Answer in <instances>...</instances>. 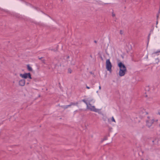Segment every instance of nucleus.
<instances>
[{
    "label": "nucleus",
    "mask_w": 160,
    "mask_h": 160,
    "mask_svg": "<svg viewBox=\"0 0 160 160\" xmlns=\"http://www.w3.org/2000/svg\"><path fill=\"white\" fill-rule=\"evenodd\" d=\"M118 65L119 68V75L120 77L124 76L127 71V68L121 62H119Z\"/></svg>",
    "instance_id": "obj_1"
},
{
    "label": "nucleus",
    "mask_w": 160,
    "mask_h": 160,
    "mask_svg": "<svg viewBox=\"0 0 160 160\" xmlns=\"http://www.w3.org/2000/svg\"><path fill=\"white\" fill-rule=\"evenodd\" d=\"M112 63L109 59H108L106 61V68L110 73L112 72Z\"/></svg>",
    "instance_id": "obj_2"
},
{
    "label": "nucleus",
    "mask_w": 160,
    "mask_h": 160,
    "mask_svg": "<svg viewBox=\"0 0 160 160\" xmlns=\"http://www.w3.org/2000/svg\"><path fill=\"white\" fill-rule=\"evenodd\" d=\"M20 76L22 78L24 79H26L28 78L30 79H31L32 78L31 74L30 72L28 73H25L23 74H21L20 75Z\"/></svg>",
    "instance_id": "obj_3"
},
{
    "label": "nucleus",
    "mask_w": 160,
    "mask_h": 160,
    "mask_svg": "<svg viewBox=\"0 0 160 160\" xmlns=\"http://www.w3.org/2000/svg\"><path fill=\"white\" fill-rule=\"evenodd\" d=\"M87 108L90 109L91 111H92L95 112H98L99 111L98 109H96L94 106H92L91 108Z\"/></svg>",
    "instance_id": "obj_4"
},
{
    "label": "nucleus",
    "mask_w": 160,
    "mask_h": 160,
    "mask_svg": "<svg viewBox=\"0 0 160 160\" xmlns=\"http://www.w3.org/2000/svg\"><path fill=\"white\" fill-rule=\"evenodd\" d=\"M25 80L24 79H22L19 81V84L20 86H23L25 85Z\"/></svg>",
    "instance_id": "obj_5"
},
{
    "label": "nucleus",
    "mask_w": 160,
    "mask_h": 160,
    "mask_svg": "<svg viewBox=\"0 0 160 160\" xmlns=\"http://www.w3.org/2000/svg\"><path fill=\"white\" fill-rule=\"evenodd\" d=\"M146 123L147 126L148 127H151L152 124L149 120H147L146 121Z\"/></svg>",
    "instance_id": "obj_6"
},
{
    "label": "nucleus",
    "mask_w": 160,
    "mask_h": 160,
    "mask_svg": "<svg viewBox=\"0 0 160 160\" xmlns=\"http://www.w3.org/2000/svg\"><path fill=\"white\" fill-rule=\"evenodd\" d=\"M27 68L28 70L29 71H32V67L30 66L29 64H28L27 65Z\"/></svg>",
    "instance_id": "obj_7"
},
{
    "label": "nucleus",
    "mask_w": 160,
    "mask_h": 160,
    "mask_svg": "<svg viewBox=\"0 0 160 160\" xmlns=\"http://www.w3.org/2000/svg\"><path fill=\"white\" fill-rule=\"evenodd\" d=\"M71 105H77L78 104V102H71L70 103Z\"/></svg>",
    "instance_id": "obj_8"
},
{
    "label": "nucleus",
    "mask_w": 160,
    "mask_h": 160,
    "mask_svg": "<svg viewBox=\"0 0 160 160\" xmlns=\"http://www.w3.org/2000/svg\"><path fill=\"white\" fill-rule=\"evenodd\" d=\"M82 101L84 102L87 105V107L88 108V103L87 102V101L85 99H83L82 100Z\"/></svg>",
    "instance_id": "obj_9"
},
{
    "label": "nucleus",
    "mask_w": 160,
    "mask_h": 160,
    "mask_svg": "<svg viewBox=\"0 0 160 160\" xmlns=\"http://www.w3.org/2000/svg\"><path fill=\"white\" fill-rule=\"evenodd\" d=\"M60 107L63 108L64 110L67 108V106H61Z\"/></svg>",
    "instance_id": "obj_10"
},
{
    "label": "nucleus",
    "mask_w": 160,
    "mask_h": 160,
    "mask_svg": "<svg viewBox=\"0 0 160 160\" xmlns=\"http://www.w3.org/2000/svg\"><path fill=\"white\" fill-rule=\"evenodd\" d=\"M15 17H16V18H21L19 14H18L15 15Z\"/></svg>",
    "instance_id": "obj_11"
},
{
    "label": "nucleus",
    "mask_w": 160,
    "mask_h": 160,
    "mask_svg": "<svg viewBox=\"0 0 160 160\" xmlns=\"http://www.w3.org/2000/svg\"><path fill=\"white\" fill-rule=\"evenodd\" d=\"M160 52V51L159 50L157 52H154L152 53V54H157L158 53H159Z\"/></svg>",
    "instance_id": "obj_12"
},
{
    "label": "nucleus",
    "mask_w": 160,
    "mask_h": 160,
    "mask_svg": "<svg viewBox=\"0 0 160 160\" xmlns=\"http://www.w3.org/2000/svg\"><path fill=\"white\" fill-rule=\"evenodd\" d=\"M111 120H112V121L113 122H116L115 120V119H114V117H112Z\"/></svg>",
    "instance_id": "obj_13"
},
{
    "label": "nucleus",
    "mask_w": 160,
    "mask_h": 160,
    "mask_svg": "<svg viewBox=\"0 0 160 160\" xmlns=\"http://www.w3.org/2000/svg\"><path fill=\"white\" fill-rule=\"evenodd\" d=\"M49 50H50L52 51H53L54 52H56L57 51V49L55 50V49H49Z\"/></svg>",
    "instance_id": "obj_14"
},
{
    "label": "nucleus",
    "mask_w": 160,
    "mask_h": 160,
    "mask_svg": "<svg viewBox=\"0 0 160 160\" xmlns=\"http://www.w3.org/2000/svg\"><path fill=\"white\" fill-rule=\"evenodd\" d=\"M160 13V8H159V11H158V13L157 14V18H158V17L159 16V14Z\"/></svg>",
    "instance_id": "obj_15"
},
{
    "label": "nucleus",
    "mask_w": 160,
    "mask_h": 160,
    "mask_svg": "<svg viewBox=\"0 0 160 160\" xmlns=\"http://www.w3.org/2000/svg\"><path fill=\"white\" fill-rule=\"evenodd\" d=\"M150 35H151V33H149L148 35V42L149 41V40L150 39Z\"/></svg>",
    "instance_id": "obj_16"
},
{
    "label": "nucleus",
    "mask_w": 160,
    "mask_h": 160,
    "mask_svg": "<svg viewBox=\"0 0 160 160\" xmlns=\"http://www.w3.org/2000/svg\"><path fill=\"white\" fill-rule=\"evenodd\" d=\"M68 72L70 73H71L72 71L70 68H69L68 69Z\"/></svg>",
    "instance_id": "obj_17"
},
{
    "label": "nucleus",
    "mask_w": 160,
    "mask_h": 160,
    "mask_svg": "<svg viewBox=\"0 0 160 160\" xmlns=\"http://www.w3.org/2000/svg\"><path fill=\"white\" fill-rule=\"evenodd\" d=\"M150 120V122H151L152 123V124L154 121V119H152L151 120Z\"/></svg>",
    "instance_id": "obj_18"
},
{
    "label": "nucleus",
    "mask_w": 160,
    "mask_h": 160,
    "mask_svg": "<svg viewBox=\"0 0 160 160\" xmlns=\"http://www.w3.org/2000/svg\"><path fill=\"white\" fill-rule=\"evenodd\" d=\"M45 59H44L42 60V62L44 64H45Z\"/></svg>",
    "instance_id": "obj_19"
},
{
    "label": "nucleus",
    "mask_w": 160,
    "mask_h": 160,
    "mask_svg": "<svg viewBox=\"0 0 160 160\" xmlns=\"http://www.w3.org/2000/svg\"><path fill=\"white\" fill-rule=\"evenodd\" d=\"M120 34H121V35H122V34H123V32H122V30H120Z\"/></svg>",
    "instance_id": "obj_20"
},
{
    "label": "nucleus",
    "mask_w": 160,
    "mask_h": 160,
    "mask_svg": "<svg viewBox=\"0 0 160 160\" xmlns=\"http://www.w3.org/2000/svg\"><path fill=\"white\" fill-rule=\"evenodd\" d=\"M66 106L67 107V108H68V107L71 106V104L70 103V104L69 105H66Z\"/></svg>",
    "instance_id": "obj_21"
},
{
    "label": "nucleus",
    "mask_w": 160,
    "mask_h": 160,
    "mask_svg": "<svg viewBox=\"0 0 160 160\" xmlns=\"http://www.w3.org/2000/svg\"><path fill=\"white\" fill-rule=\"evenodd\" d=\"M107 140V138H104L103 139V140L104 141V140Z\"/></svg>",
    "instance_id": "obj_22"
},
{
    "label": "nucleus",
    "mask_w": 160,
    "mask_h": 160,
    "mask_svg": "<svg viewBox=\"0 0 160 160\" xmlns=\"http://www.w3.org/2000/svg\"><path fill=\"white\" fill-rule=\"evenodd\" d=\"M86 88H87L88 89H90V88L89 87H88V86H86Z\"/></svg>",
    "instance_id": "obj_23"
},
{
    "label": "nucleus",
    "mask_w": 160,
    "mask_h": 160,
    "mask_svg": "<svg viewBox=\"0 0 160 160\" xmlns=\"http://www.w3.org/2000/svg\"><path fill=\"white\" fill-rule=\"evenodd\" d=\"M115 16V14H114L113 13H112V17H114Z\"/></svg>",
    "instance_id": "obj_24"
},
{
    "label": "nucleus",
    "mask_w": 160,
    "mask_h": 160,
    "mask_svg": "<svg viewBox=\"0 0 160 160\" xmlns=\"http://www.w3.org/2000/svg\"><path fill=\"white\" fill-rule=\"evenodd\" d=\"M100 58L102 61H103V58H102V56H101Z\"/></svg>",
    "instance_id": "obj_25"
},
{
    "label": "nucleus",
    "mask_w": 160,
    "mask_h": 160,
    "mask_svg": "<svg viewBox=\"0 0 160 160\" xmlns=\"http://www.w3.org/2000/svg\"><path fill=\"white\" fill-rule=\"evenodd\" d=\"M42 58H43V57H41V58H38V59H39L40 60V59H42Z\"/></svg>",
    "instance_id": "obj_26"
},
{
    "label": "nucleus",
    "mask_w": 160,
    "mask_h": 160,
    "mask_svg": "<svg viewBox=\"0 0 160 160\" xmlns=\"http://www.w3.org/2000/svg\"><path fill=\"white\" fill-rule=\"evenodd\" d=\"M158 114H159V115H160V110L158 111Z\"/></svg>",
    "instance_id": "obj_27"
},
{
    "label": "nucleus",
    "mask_w": 160,
    "mask_h": 160,
    "mask_svg": "<svg viewBox=\"0 0 160 160\" xmlns=\"http://www.w3.org/2000/svg\"><path fill=\"white\" fill-rule=\"evenodd\" d=\"M108 3H103L102 5H105V4H108Z\"/></svg>",
    "instance_id": "obj_28"
},
{
    "label": "nucleus",
    "mask_w": 160,
    "mask_h": 160,
    "mask_svg": "<svg viewBox=\"0 0 160 160\" xmlns=\"http://www.w3.org/2000/svg\"><path fill=\"white\" fill-rule=\"evenodd\" d=\"M99 89L100 90L101 89V87L100 86H99Z\"/></svg>",
    "instance_id": "obj_29"
},
{
    "label": "nucleus",
    "mask_w": 160,
    "mask_h": 160,
    "mask_svg": "<svg viewBox=\"0 0 160 160\" xmlns=\"http://www.w3.org/2000/svg\"><path fill=\"white\" fill-rule=\"evenodd\" d=\"M94 42L95 43H97V41H96L95 40V41H94Z\"/></svg>",
    "instance_id": "obj_30"
},
{
    "label": "nucleus",
    "mask_w": 160,
    "mask_h": 160,
    "mask_svg": "<svg viewBox=\"0 0 160 160\" xmlns=\"http://www.w3.org/2000/svg\"><path fill=\"white\" fill-rule=\"evenodd\" d=\"M148 120H149L150 119V117L149 116L148 117Z\"/></svg>",
    "instance_id": "obj_31"
},
{
    "label": "nucleus",
    "mask_w": 160,
    "mask_h": 160,
    "mask_svg": "<svg viewBox=\"0 0 160 160\" xmlns=\"http://www.w3.org/2000/svg\"><path fill=\"white\" fill-rule=\"evenodd\" d=\"M69 58V56H68L67 57V58Z\"/></svg>",
    "instance_id": "obj_32"
},
{
    "label": "nucleus",
    "mask_w": 160,
    "mask_h": 160,
    "mask_svg": "<svg viewBox=\"0 0 160 160\" xmlns=\"http://www.w3.org/2000/svg\"><path fill=\"white\" fill-rule=\"evenodd\" d=\"M145 113H146V114H148V112H145Z\"/></svg>",
    "instance_id": "obj_33"
},
{
    "label": "nucleus",
    "mask_w": 160,
    "mask_h": 160,
    "mask_svg": "<svg viewBox=\"0 0 160 160\" xmlns=\"http://www.w3.org/2000/svg\"><path fill=\"white\" fill-rule=\"evenodd\" d=\"M158 21H157V22H156L157 24H158Z\"/></svg>",
    "instance_id": "obj_34"
},
{
    "label": "nucleus",
    "mask_w": 160,
    "mask_h": 160,
    "mask_svg": "<svg viewBox=\"0 0 160 160\" xmlns=\"http://www.w3.org/2000/svg\"><path fill=\"white\" fill-rule=\"evenodd\" d=\"M34 80H35V81H36V80H35V79H34Z\"/></svg>",
    "instance_id": "obj_35"
},
{
    "label": "nucleus",
    "mask_w": 160,
    "mask_h": 160,
    "mask_svg": "<svg viewBox=\"0 0 160 160\" xmlns=\"http://www.w3.org/2000/svg\"><path fill=\"white\" fill-rule=\"evenodd\" d=\"M146 160H148V159H146Z\"/></svg>",
    "instance_id": "obj_36"
},
{
    "label": "nucleus",
    "mask_w": 160,
    "mask_h": 160,
    "mask_svg": "<svg viewBox=\"0 0 160 160\" xmlns=\"http://www.w3.org/2000/svg\"><path fill=\"white\" fill-rule=\"evenodd\" d=\"M159 126L160 127V124H159Z\"/></svg>",
    "instance_id": "obj_37"
}]
</instances>
